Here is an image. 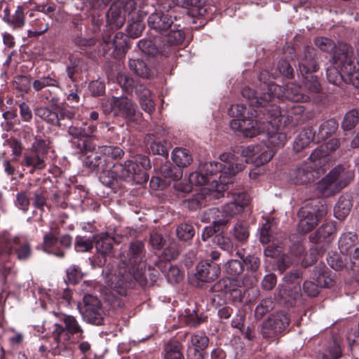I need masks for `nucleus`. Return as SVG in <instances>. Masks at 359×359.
Wrapping results in <instances>:
<instances>
[{"label":"nucleus","instance_id":"nucleus-29","mask_svg":"<svg viewBox=\"0 0 359 359\" xmlns=\"http://www.w3.org/2000/svg\"><path fill=\"white\" fill-rule=\"evenodd\" d=\"M145 15L144 12L137 7V13L129 16L128 25L126 28L128 36L133 39L140 36L145 27L143 22Z\"/></svg>","mask_w":359,"mask_h":359},{"label":"nucleus","instance_id":"nucleus-54","mask_svg":"<svg viewBox=\"0 0 359 359\" xmlns=\"http://www.w3.org/2000/svg\"><path fill=\"white\" fill-rule=\"evenodd\" d=\"M168 264L169 265L168 271H166L165 265L164 266V270H163L161 264L159 266V268L162 272H166L168 281L171 284H176L180 283L183 279V273L177 266H173L170 264Z\"/></svg>","mask_w":359,"mask_h":359},{"label":"nucleus","instance_id":"nucleus-5","mask_svg":"<svg viewBox=\"0 0 359 359\" xmlns=\"http://www.w3.org/2000/svg\"><path fill=\"white\" fill-rule=\"evenodd\" d=\"M268 72L264 71L259 75V80L262 82L264 86L262 89L266 90L264 93H258L251 88L247 86L242 90V95L248 101L254 114L258 111L263 110L266 114H269L271 105L279 107L280 109L283 107L285 102V92L286 88L282 86L276 84L269 81Z\"/></svg>","mask_w":359,"mask_h":359},{"label":"nucleus","instance_id":"nucleus-33","mask_svg":"<svg viewBox=\"0 0 359 359\" xmlns=\"http://www.w3.org/2000/svg\"><path fill=\"white\" fill-rule=\"evenodd\" d=\"M312 142H316L313 128L312 126L304 128L295 138L293 143V149L295 152L299 153Z\"/></svg>","mask_w":359,"mask_h":359},{"label":"nucleus","instance_id":"nucleus-60","mask_svg":"<svg viewBox=\"0 0 359 359\" xmlns=\"http://www.w3.org/2000/svg\"><path fill=\"white\" fill-rule=\"evenodd\" d=\"M70 64L67 67L66 72L72 82L76 81L75 75L82 72L83 61L79 58L70 57Z\"/></svg>","mask_w":359,"mask_h":359},{"label":"nucleus","instance_id":"nucleus-9","mask_svg":"<svg viewBox=\"0 0 359 359\" xmlns=\"http://www.w3.org/2000/svg\"><path fill=\"white\" fill-rule=\"evenodd\" d=\"M353 177L351 172L337 165L318 183L316 189L322 196L328 197L346 187Z\"/></svg>","mask_w":359,"mask_h":359},{"label":"nucleus","instance_id":"nucleus-37","mask_svg":"<svg viewBox=\"0 0 359 359\" xmlns=\"http://www.w3.org/2000/svg\"><path fill=\"white\" fill-rule=\"evenodd\" d=\"M181 22L177 21V26L172 27L168 29L163 36L165 37V41L170 48V46H178L182 44L185 39V33L183 31V28L181 27Z\"/></svg>","mask_w":359,"mask_h":359},{"label":"nucleus","instance_id":"nucleus-2","mask_svg":"<svg viewBox=\"0 0 359 359\" xmlns=\"http://www.w3.org/2000/svg\"><path fill=\"white\" fill-rule=\"evenodd\" d=\"M233 155L224 153L220 156L219 162H205L201 164L198 171L191 173L189 181L196 186H204L201 191L193 194L184 201L186 206L196 211L206 205L212 198L218 199L224 196V191L229 189L234 176L242 171L245 165L234 161Z\"/></svg>","mask_w":359,"mask_h":359},{"label":"nucleus","instance_id":"nucleus-28","mask_svg":"<svg viewBox=\"0 0 359 359\" xmlns=\"http://www.w3.org/2000/svg\"><path fill=\"white\" fill-rule=\"evenodd\" d=\"M12 255H15L17 259L26 262L32 255V245L25 238L15 236L13 238Z\"/></svg>","mask_w":359,"mask_h":359},{"label":"nucleus","instance_id":"nucleus-30","mask_svg":"<svg viewBox=\"0 0 359 359\" xmlns=\"http://www.w3.org/2000/svg\"><path fill=\"white\" fill-rule=\"evenodd\" d=\"M21 165L25 168H27L28 172L32 175L36 172L45 169L46 164L43 156L29 151L24 154Z\"/></svg>","mask_w":359,"mask_h":359},{"label":"nucleus","instance_id":"nucleus-43","mask_svg":"<svg viewBox=\"0 0 359 359\" xmlns=\"http://www.w3.org/2000/svg\"><path fill=\"white\" fill-rule=\"evenodd\" d=\"M358 240V236L353 232L343 233L339 240V249L340 252L348 255L351 250H354Z\"/></svg>","mask_w":359,"mask_h":359},{"label":"nucleus","instance_id":"nucleus-8","mask_svg":"<svg viewBox=\"0 0 359 359\" xmlns=\"http://www.w3.org/2000/svg\"><path fill=\"white\" fill-rule=\"evenodd\" d=\"M48 193L45 187H39L34 190H24L17 193L15 205L17 208L24 213H27L32 204L34 210L32 214L33 217H36L37 222H43V214L45 209L50 208L48 203Z\"/></svg>","mask_w":359,"mask_h":359},{"label":"nucleus","instance_id":"nucleus-63","mask_svg":"<svg viewBox=\"0 0 359 359\" xmlns=\"http://www.w3.org/2000/svg\"><path fill=\"white\" fill-rule=\"evenodd\" d=\"M176 233L180 240L188 241L194 236L195 230L191 224L184 223L177 226Z\"/></svg>","mask_w":359,"mask_h":359},{"label":"nucleus","instance_id":"nucleus-13","mask_svg":"<svg viewBox=\"0 0 359 359\" xmlns=\"http://www.w3.org/2000/svg\"><path fill=\"white\" fill-rule=\"evenodd\" d=\"M290 323V317L283 312L271 314L262 323L261 334L265 339L278 338L286 330Z\"/></svg>","mask_w":359,"mask_h":359},{"label":"nucleus","instance_id":"nucleus-46","mask_svg":"<svg viewBox=\"0 0 359 359\" xmlns=\"http://www.w3.org/2000/svg\"><path fill=\"white\" fill-rule=\"evenodd\" d=\"M327 264L335 271H341L344 268H348V255L346 254H339L332 252L327 257Z\"/></svg>","mask_w":359,"mask_h":359},{"label":"nucleus","instance_id":"nucleus-39","mask_svg":"<svg viewBox=\"0 0 359 359\" xmlns=\"http://www.w3.org/2000/svg\"><path fill=\"white\" fill-rule=\"evenodd\" d=\"M351 196L348 194L341 196L334 208V214L339 220L344 219L349 214L352 208Z\"/></svg>","mask_w":359,"mask_h":359},{"label":"nucleus","instance_id":"nucleus-40","mask_svg":"<svg viewBox=\"0 0 359 359\" xmlns=\"http://www.w3.org/2000/svg\"><path fill=\"white\" fill-rule=\"evenodd\" d=\"M112 0H74V6L77 11H90L104 8Z\"/></svg>","mask_w":359,"mask_h":359},{"label":"nucleus","instance_id":"nucleus-16","mask_svg":"<svg viewBox=\"0 0 359 359\" xmlns=\"http://www.w3.org/2000/svg\"><path fill=\"white\" fill-rule=\"evenodd\" d=\"M72 243V237L69 234H64L56 237L52 233H46L43 236V250L57 257L64 258L65 250L69 249Z\"/></svg>","mask_w":359,"mask_h":359},{"label":"nucleus","instance_id":"nucleus-24","mask_svg":"<svg viewBox=\"0 0 359 359\" xmlns=\"http://www.w3.org/2000/svg\"><path fill=\"white\" fill-rule=\"evenodd\" d=\"M192 346L187 349L188 359H204L203 351L208 347L209 338L203 332H196L191 336Z\"/></svg>","mask_w":359,"mask_h":359},{"label":"nucleus","instance_id":"nucleus-7","mask_svg":"<svg viewBox=\"0 0 359 359\" xmlns=\"http://www.w3.org/2000/svg\"><path fill=\"white\" fill-rule=\"evenodd\" d=\"M39 97L41 102L50 104L36 107L34 114L48 124L64 129L74 118L75 111L59 104L60 98L51 90L46 89L39 92Z\"/></svg>","mask_w":359,"mask_h":359},{"label":"nucleus","instance_id":"nucleus-49","mask_svg":"<svg viewBox=\"0 0 359 359\" xmlns=\"http://www.w3.org/2000/svg\"><path fill=\"white\" fill-rule=\"evenodd\" d=\"M5 22L14 29L22 28L25 24V15L23 6H18L14 14L11 16H6Z\"/></svg>","mask_w":359,"mask_h":359},{"label":"nucleus","instance_id":"nucleus-26","mask_svg":"<svg viewBox=\"0 0 359 359\" xmlns=\"http://www.w3.org/2000/svg\"><path fill=\"white\" fill-rule=\"evenodd\" d=\"M322 348L320 350L321 359H339L342 355L340 341L332 335L321 341Z\"/></svg>","mask_w":359,"mask_h":359},{"label":"nucleus","instance_id":"nucleus-19","mask_svg":"<svg viewBox=\"0 0 359 359\" xmlns=\"http://www.w3.org/2000/svg\"><path fill=\"white\" fill-rule=\"evenodd\" d=\"M83 318L89 323L95 325L103 324L104 318L101 303L97 298L92 297L84 298Z\"/></svg>","mask_w":359,"mask_h":359},{"label":"nucleus","instance_id":"nucleus-22","mask_svg":"<svg viewBox=\"0 0 359 359\" xmlns=\"http://www.w3.org/2000/svg\"><path fill=\"white\" fill-rule=\"evenodd\" d=\"M103 41L106 44V48L109 50L113 48L111 55L114 57H121L123 56L128 48V36L123 32H117L113 38L109 35L103 36Z\"/></svg>","mask_w":359,"mask_h":359},{"label":"nucleus","instance_id":"nucleus-57","mask_svg":"<svg viewBox=\"0 0 359 359\" xmlns=\"http://www.w3.org/2000/svg\"><path fill=\"white\" fill-rule=\"evenodd\" d=\"M13 238L7 233L0 235V257L1 260L3 257L9 258L12 255Z\"/></svg>","mask_w":359,"mask_h":359},{"label":"nucleus","instance_id":"nucleus-42","mask_svg":"<svg viewBox=\"0 0 359 359\" xmlns=\"http://www.w3.org/2000/svg\"><path fill=\"white\" fill-rule=\"evenodd\" d=\"M285 100H287L288 102H306L310 100V97L301 93L300 86L291 83L287 86Z\"/></svg>","mask_w":359,"mask_h":359},{"label":"nucleus","instance_id":"nucleus-21","mask_svg":"<svg viewBox=\"0 0 359 359\" xmlns=\"http://www.w3.org/2000/svg\"><path fill=\"white\" fill-rule=\"evenodd\" d=\"M220 271V266L218 264L209 262V259H207L197 264L194 276L198 280L208 283L215 280L219 276Z\"/></svg>","mask_w":359,"mask_h":359},{"label":"nucleus","instance_id":"nucleus-44","mask_svg":"<svg viewBox=\"0 0 359 359\" xmlns=\"http://www.w3.org/2000/svg\"><path fill=\"white\" fill-rule=\"evenodd\" d=\"M172 159L180 168L187 167L193 161L190 151L184 148L175 149L172 153Z\"/></svg>","mask_w":359,"mask_h":359},{"label":"nucleus","instance_id":"nucleus-4","mask_svg":"<svg viewBox=\"0 0 359 359\" xmlns=\"http://www.w3.org/2000/svg\"><path fill=\"white\" fill-rule=\"evenodd\" d=\"M186 7L190 8L194 15H204L206 13L203 0H172L163 5L165 11H156L149 15V27L161 35L165 34L172 27L177 26V21H182L178 10Z\"/></svg>","mask_w":359,"mask_h":359},{"label":"nucleus","instance_id":"nucleus-50","mask_svg":"<svg viewBox=\"0 0 359 359\" xmlns=\"http://www.w3.org/2000/svg\"><path fill=\"white\" fill-rule=\"evenodd\" d=\"M49 144L50 140L48 137H42L41 136L37 135L35 137L34 141L32 144L30 151L45 158L48 153Z\"/></svg>","mask_w":359,"mask_h":359},{"label":"nucleus","instance_id":"nucleus-38","mask_svg":"<svg viewBox=\"0 0 359 359\" xmlns=\"http://www.w3.org/2000/svg\"><path fill=\"white\" fill-rule=\"evenodd\" d=\"M48 87L60 88V82L54 72L39 77L32 82V88L37 93L42 91Z\"/></svg>","mask_w":359,"mask_h":359},{"label":"nucleus","instance_id":"nucleus-27","mask_svg":"<svg viewBox=\"0 0 359 359\" xmlns=\"http://www.w3.org/2000/svg\"><path fill=\"white\" fill-rule=\"evenodd\" d=\"M318 173L311 165L304 164L290 172V180L295 184H304L313 181Z\"/></svg>","mask_w":359,"mask_h":359},{"label":"nucleus","instance_id":"nucleus-1","mask_svg":"<svg viewBox=\"0 0 359 359\" xmlns=\"http://www.w3.org/2000/svg\"><path fill=\"white\" fill-rule=\"evenodd\" d=\"M229 114L235 116L230 122V127L240 131L246 137H253L260 133H266L267 147L259 149L258 146H248L243 151L244 156L252 157L255 163L259 166L268 163L274 156L275 150L283 147L287 142V135L279 127L282 111L279 107L271 105L269 114L260 110L257 114L247 111L243 104H233Z\"/></svg>","mask_w":359,"mask_h":359},{"label":"nucleus","instance_id":"nucleus-41","mask_svg":"<svg viewBox=\"0 0 359 359\" xmlns=\"http://www.w3.org/2000/svg\"><path fill=\"white\" fill-rule=\"evenodd\" d=\"M329 152L323 146L316 149L311 154L309 159L312 163V167L318 170H325L324 166L327 163Z\"/></svg>","mask_w":359,"mask_h":359},{"label":"nucleus","instance_id":"nucleus-12","mask_svg":"<svg viewBox=\"0 0 359 359\" xmlns=\"http://www.w3.org/2000/svg\"><path fill=\"white\" fill-rule=\"evenodd\" d=\"M137 6L135 0L114 1L107 12V22L111 28H121L126 22V15L129 17L137 13Z\"/></svg>","mask_w":359,"mask_h":359},{"label":"nucleus","instance_id":"nucleus-64","mask_svg":"<svg viewBox=\"0 0 359 359\" xmlns=\"http://www.w3.org/2000/svg\"><path fill=\"white\" fill-rule=\"evenodd\" d=\"M250 235L249 226L245 222H238L233 228V236L241 243L245 242Z\"/></svg>","mask_w":359,"mask_h":359},{"label":"nucleus","instance_id":"nucleus-36","mask_svg":"<svg viewBox=\"0 0 359 359\" xmlns=\"http://www.w3.org/2000/svg\"><path fill=\"white\" fill-rule=\"evenodd\" d=\"M94 243L98 253L107 255L111 252L114 239L108 233H102L94 236Z\"/></svg>","mask_w":359,"mask_h":359},{"label":"nucleus","instance_id":"nucleus-53","mask_svg":"<svg viewBox=\"0 0 359 359\" xmlns=\"http://www.w3.org/2000/svg\"><path fill=\"white\" fill-rule=\"evenodd\" d=\"M116 81L125 93L130 95L133 93L136 83L133 78L126 74L118 73L116 76Z\"/></svg>","mask_w":359,"mask_h":359},{"label":"nucleus","instance_id":"nucleus-58","mask_svg":"<svg viewBox=\"0 0 359 359\" xmlns=\"http://www.w3.org/2000/svg\"><path fill=\"white\" fill-rule=\"evenodd\" d=\"M161 172L165 178L172 180H178L182 177V170L179 167L172 165L170 163H166L161 167Z\"/></svg>","mask_w":359,"mask_h":359},{"label":"nucleus","instance_id":"nucleus-47","mask_svg":"<svg viewBox=\"0 0 359 359\" xmlns=\"http://www.w3.org/2000/svg\"><path fill=\"white\" fill-rule=\"evenodd\" d=\"M358 123L359 110L358 109H352L344 114L341 127L344 131H351L355 128Z\"/></svg>","mask_w":359,"mask_h":359},{"label":"nucleus","instance_id":"nucleus-34","mask_svg":"<svg viewBox=\"0 0 359 359\" xmlns=\"http://www.w3.org/2000/svg\"><path fill=\"white\" fill-rule=\"evenodd\" d=\"M139 48L145 54L152 57L158 55L168 57L170 53V48L165 44L162 48H158L155 43L151 39H142L137 44Z\"/></svg>","mask_w":359,"mask_h":359},{"label":"nucleus","instance_id":"nucleus-14","mask_svg":"<svg viewBox=\"0 0 359 359\" xmlns=\"http://www.w3.org/2000/svg\"><path fill=\"white\" fill-rule=\"evenodd\" d=\"M227 194L228 197L231 196L232 201L222 206L221 212L222 218L218 219L219 221H226L225 226L230 219L241 213L250 202V196L244 190H235L228 192Z\"/></svg>","mask_w":359,"mask_h":359},{"label":"nucleus","instance_id":"nucleus-52","mask_svg":"<svg viewBox=\"0 0 359 359\" xmlns=\"http://www.w3.org/2000/svg\"><path fill=\"white\" fill-rule=\"evenodd\" d=\"M303 79V85L305 89H306L311 93H318L321 91V85L316 76L313 74H306L302 75Z\"/></svg>","mask_w":359,"mask_h":359},{"label":"nucleus","instance_id":"nucleus-17","mask_svg":"<svg viewBox=\"0 0 359 359\" xmlns=\"http://www.w3.org/2000/svg\"><path fill=\"white\" fill-rule=\"evenodd\" d=\"M71 121L69 123H70ZM67 125L69 128L68 133L73 139L77 140L79 142L78 148L79 151L90 149L92 147V142L90 140L91 137L97 129L96 125L83 123L81 126Z\"/></svg>","mask_w":359,"mask_h":359},{"label":"nucleus","instance_id":"nucleus-48","mask_svg":"<svg viewBox=\"0 0 359 359\" xmlns=\"http://www.w3.org/2000/svg\"><path fill=\"white\" fill-rule=\"evenodd\" d=\"M335 231V226L331 222L322 224L316 232L310 236V240L314 243H320L330 236Z\"/></svg>","mask_w":359,"mask_h":359},{"label":"nucleus","instance_id":"nucleus-32","mask_svg":"<svg viewBox=\"0 0 359 359\" xmlns=\"http://www.w3.org/2000/svg\"><path fill=\"white\" fill-rule=\"evenodd\" d=\"M128 65L130 71L142 79H151L156 74V69L143 60L130 59Z\"/></svg>","mask_w":359,"mask_h":359},{"label":"nucleus","instance_id":"nucleus-45","mask_svg":"<svg viewBox=\"0 0 359 359\" xmlns=\"http://www.w3.org/2000/svg\"><path fill=\"white\" fill-rule=\"evenodd\" d=\"M99 150L107 160V165H110V168L114 164L112 160L121 159L124 155V151L116 146H103L99 147Z\"/></svg>","mask_w":359,"mask_h":359},{"label":"nucleus","instance_id":"nucleus-59","mask_svg":"<svg viewBox=\"0 0 359 359\" xmlns=\"http://www.w3.org/2000/svg\"><path fill=\"white\" fill-rule=\"evenodd\" d=\"M186 313L185 322L190 327H197L208 319V317L205 316L203 313L198 314L196 310L191 311L189 310Z\"/></svg>","mask_w":359,"mask_h":359},{"label":"nucleus","instance_id":"nucleus-62","mask_svg":"<svg viewBox=\"0 0 359 359\" xmlns=\"http://www.w3.org/2000/svg\"><path fill=\"white\" fill-rule=\"evenodd\" d=\"M239 257L243 260L244 266H246V269L248 272L252 273H255L258 271L260 267L261 261L260 259L253 255H249L245 257H241L240 252H237Z\"/></svg>","mask_w":359,"mask_h":359},{"label":"nucleus","instance_id":"nucleus-23","mask_svg":"<svg viewBox=\"0 0 359 359\" xmlns=\"http://www.w3.org/2000/svg\"><path fill=\"white\" fill-rule=\"evenodd\" d=\"M326 214L327 209L323 205L318 206L313 211H307L306 216L299 221V230L303 233L310 232Z\"/></svg>","mask_w":359,"mask_h":359},{"label":"nucleus","instance_id":"nucleus-51","mask_svg":"<svg viewBox=\"0 0 359 359\" xmlns=\"http://www.w3.org/2000/svg\"><path fill=\"white\" fill-rule=\"evenodd\" d=\"M224 269L226 273L232 277L231 278H235L243 274L244 271L243 262L241 259H231L225 264Z\"/></svg>","mask_w":359,"mask_h":359},{"label":"nucleus","instance_id":"nucleus-10","mask_svg":"<svg viewBox=\"0 0 359 359\" xmlns=\"http://www.w3.org/2000/svg\"><path fill=\"white\" fill-rule=\"evenodd\" d=\"M211 291L224 293L234 305L248 304L251 302L249 297L250 290H243L240 280L236 278H223L212 285Z\"/></svg>","mask_w":359,"mask_h":359},{"label":"nucleus","instance_id":"nucleus-31","mask_svg":"<svg viewBox=\"0 0 359 359\" xmlns=\"http://www.w3.org/2000/svg\"><path fill=\"white\" fill-rule=\"evenodd\" d=\"M53 341L51 343L50 352L53 355L70 357L73 354L72 339H65V337H57L53 334Z\"/></svg>","mask_w":359,"mask_h":359},{"label":"nucleus","instance_id":"nucleus-35","mask_svg":"<svg viewBox=\"0 0 359 359\" xmlns=\"http://www.w3.org/2000/svg\"><path fill=\"white\" fill-rule=\"evenodd\" d=\"M339 128V123L335 118H330L323 122L318 131L314 130L316 143H320L336 133Z\"/></svg>","mask_w":359,"mask_h":359},{"label":"nucleus","instance_id":"nucleus-15","mask_svg":"<svg viewBox=\"0 0 359 359\" xmlns=\"http://www.w3.org/2000/svg\"><path fill=\"white\" fill-rule=\"evenodd\" d=\"M109 104L114 116L121 117L130 123L138 121L140 114L137 110V105L127 97H112Z\"/></svg>","mask_w":359,"mask_h":359},{"label":"nucleus","instance_id":"nucleus-6","mask_svg":"<svg viewBox=\"0 0 359 359\" xmlns=\"http://www.w3.org/2000/svg\"><path fill=\"white\" fill-rule=\"evenodd\" d=\"M352 50L346 45L334 52L333 61L336 66L327 68L329 83L339 86L343 83L359 87V62L353 57Z\"/></svg>","mask_w":359,"mask_h":359},{"label":"nucleus","instance_id":"nucleus-25","mask_svg":"<svg viewBox=\"0 0 359 359\" xmlns=\"http://www.w3.org/2000/svg\"><path fill=\"white\" fill-rule=\"evenodd\" d=\"M317 55L316 48L310 46L305 48L304 55L299 62V71L301 75L313 74L318 70L319 65Z\"/></svg>","mask_w":359,"mask_h":359},{"label":"nucleus","instance_id":"nucleus-61","mask_svg":"<svg viewBox=\"0 0 359 359\" xmlns=\"http://www.w3.org/2000/svg\"><path fill=\"white\" fill-rule=\"evenodd\" d=\"M316 282L318 287L327 288L331 287L334 283L331 272L325 267L319 270Z\"/></svg>","mask_w":359,"mask_h":359},{"label":"nucleus","instance_id":"nucleus-3","mask_svg":"<svg viewBox=\"0 0 359 359\" xmlns=\"http://www.w3.org/2000/svg\"><path fill=\"white\" fill-rule=\"evenodd\" d=\"M151 167V161L147 156L136 155L124 163L113 164L110 170H101L100 180L103 185L112 189L119 187V180L142 184L149 180L147 170Z\"/></svg>","mask_w":359,"mask_h":359},{"label":"nucleus","instance_id":"nucleus-18","mask_svg":"<svg viewBox=\"0 0 359 359\" xmlns=\"http://www.w3.org/2000/svg\"><path fill=\"white\" fill-rule=\"evenodd\" d=\"M95 147L92 144L90 149L81 150L80 152L83 156V165L91 171L100 172L110 168V165H107V160L104 158L103 155L99 151H95Z\"/></svg>","mask_w":359,"mask_h":359},{"label":"nucleus","instance_id":"nucleus-56","mask_svg":"<svg viewBox=\"0 0 359 359\" xmlns=\"http://www.w3.org/2000/svg\"><path fill=\"white\" fill-rule=\"evenodd\" d=\"M225 222L217 219L213 222V226L205 227L201 235L203 241H205L214 235H218L219 233L223 232L225 227Z\"/></svg>","mask_w":359,"mask_h":359},{"label":"nucleus","instance_id":"nucleus-55","mask_svg":"<svg viewBox=\"0 0 359 359\" xmlns=\"http://www.w3.org/2000/svg\"><path fill=\"white\" fill-rule=\"evenodd\" d=\"M274 308V302L271 298L261 300L255 310V318L261 320L266 313L271 311Z\"/></svg>","mask_w":359,"mask_h":359},{"label":"nucleus","instance_id":"nucleus-11","mask_svg":"<svg viewBox=\"0 0 359 359\" xmlns=\"http://www.w3.org/2000/svg\"><path fill=\"white\" fill-rule=\"evenodd\" d=\"M57 321L54 324L53 334L65 339L81 340L85 337L84 331L76 318L65 313H55Z\"/></svg>","mask_w":359,"mask_h":359},{"label":"nucleus","instance_id":"nucleus-20","mask_svg":"<svg viewBox=\"0 0 359 359\" xmlns=\"http://www.w3.org/2000/svg\"><path fill=\"white\" fill-rule=\"evenodd\" d=\"M297 102H290L285 103L281 109L282 115L287 117V120L292 126H298L304 123L309 119L308 114L305 113V108L303 105L297 104Z\"/></svg>","mask_w":359,"mask_h":359}]
</instances>
